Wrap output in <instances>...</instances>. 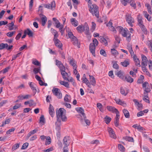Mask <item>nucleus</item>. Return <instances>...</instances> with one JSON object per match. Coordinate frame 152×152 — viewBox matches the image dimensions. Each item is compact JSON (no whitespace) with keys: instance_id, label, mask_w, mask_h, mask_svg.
I'll use <instances>...</instances> for the list:
<instances>
[{"instance_id":"338daca9","label":"nucleus","mask_w":152,"mask_h":152,"mask_svg":"<svg viewBox=\"0 0 152 152\" xmlns=\"http://www.w3.org/2000/svg\"><path fill=\"white\" fill-rule=\"evenodd\" d=\"M96 27V24L94 22H92L91 29L94 31Z\"/></svg>"},{"instance_id":"de8ad7c7","label":"nucleus","mask_w":152,"mask_h":152,"mask_svg":"<svg viewBox=\"0 0 152 152\" xmlns=\"http://www.w3.org/2000/svg\"><path fill=\"white\" fill-rule=\"evenodd\" d=\"M32 62L33 64H34L35 65L38 66H40V63L39 62V61L36 59H33L32 60Z\"/></svg>"},{"instance_id":"6e6552de","label":"nucleus","mask_w":152,"mask_h":152,"mask_svg":"<svg viewBox=\"0 0 152 152\" xmlns=\"http://www.w3.org/2000/svg\"><path fill=\"white\" fill-rule=\"evenodd\" d=\"M142 66H146L148 64V59L143 54L141 55Z\"/></svg>"},{"instance_id":"603ef678","label":"nucleus","mask_w":152,"mask_h":152,"mask_svg":"<svg viewBox=\"0 0 152 152\" xmlns=\"http://www.w3.org/2000/svg\"><path fill=\"white\" fill-rule=\"evenodd\" d=\"M118 148L121 151L124 152L125 151V148L123 145L121 144H119L118 145Z\"/></svg>"},{"instance_id":"e2e57ef3","label":"nucleus","mask_w":152,"mask_h":152,"mask_svg":"<svg viewBox=\"0 0 152 152\" xmlns=\"http://www.w3.org/2000/svg\"><path fill=\"white\" fill-rule=\"evenodd\" d=\"M21 106V105L20 104H17L16 105H14L13 106V110L17 109L19 108V107H20Z\"/></svg>"},{"instance_id":"9d476101","label":"nucleus","mask_w":152,"mask_h":152,"mask_svg":"<svg viewBox=\"0 0 152 152\" xmlns=\"http://www.w3.org/2000/svg\"><path fill=\"white\" fill-rule=\"evenodd\" d=\"M75 110L78 113H80V116L81 118L83 117L84 118L86 117V115L84 113V110L82 107H77L75 108Z\"/></svg>"},{"instance_id":"e433bc0d","label":"nucleus","mask_w":152,"mask_h":152,"mask_svg":"<svg viewBox=\"0 0 152 152\" xmlns=\"http://www.w3.org/2000/svg\"><path fill=\"white\" fill-rule=\"evenodd\" d=\"M124 73L121 71L117 72L116 73V75L121 78L123 79L124 77L123 74Z\"/></svg>"},{"instance_id":"473e14b6","label":"nucleus","mask_w":152,"mask_h":152,"mask_svg":"<svg viewBox=\"0 0 152 152\" xmlns=\"http://www.w3.org/2000/svg\"><path fill=\"white\" fill-rule=\"evenodd\" d=\"M144 96L143 97V100L146 102L149 103L150 101L148 100V94L147 93H144Z\"/></svg>"},{"instance_id":"c03bdc74","label":"nucleus","mask_w":152,"mask_h":152,"mask_svg":"<svg viewBox=\"0 0 152 152\" xmlns=\"http://www.w3.org/2000/svg\"><path fill=\"white\" fill-rule=\"evenodd\" d=\"M82 81L83 83H86V84L89 82V80L86 78V75L85 74L83 75L82 77Z\"/></svg>"},{"instance_id":"bf43d9fd","label":"nucleus","mask_w":152,"mask_h":152,"mask_svg":"<svg viewBox=\"0 0 152 152\" xmlns=\"http://www.w3.org/2000/svg\"><path fill=\"white\" fill-rule=\"evenodd\" d=\"M28 145V143L27 142H26L23 144L21 148V149H26Z\"/></svg>"},{"instance_id":"a19ab883","label":"nucleus","mask_w":152,"mask_h":152,"mask_svg":"<svg viewBox=\"0 0 152 152\" xmlns=\"http://www.w3.org/2000/svg\"><path fill=\"white\" fill-rule=\"evenodd\" d=\"M125 79L126 81L130 83H132L133 82V79L129 76H127L125 77Z\"/></svg>"},{"instance_id":"b1692460","label":"nucleus","mask_w":152,"mask_h":152,"mask_svg":"<svg viewBox=\"0 0 152 152\" xmlns=\"http://www.w3.org/2000/svg\"><path fill=\"white\" fill-rule=\"evenodd\" d=\"M134 61L135 62L136 65L138 67H140V61L139 59L137 58L136 56L134 55L133 56Z\"/></svg>"},{"instance_id":"4d7b16f0","label":"nucleus","mask_w":152,"mask_h":152,"mask_svg":"<svg viewBox=\"0 0 152 152\" xmlns=\"http://www.w3.org/2000/svg\"><path fill=\"white\" fill-rule=\"evenodd\" d=\"M100 53L101 55L103 56L104 57H106L107 56V54L106 52L103 49H102L100 50Z\"/></svg>"},{"instance_id":"412c9836","label":"nucleus","mask_w":152,"mask_h":152,"mask_svg":"<svg viewBox=\"0 0 152 152\" xmlns=\"http://www.w3.org/2000/svg\"><path fill=\"white\" fill-rule=\"evenodd\" d=\"M71 40L72 43L73 45L75 46H77L78 48H80V44L78 43V39L76 37H74L71 39Z\"/></svg>"},{"instance_id":"6e6d98bb","label":"nucleus","mask_w":152,"mask_h":152,"mask_svg":"<svg viewBox=\"0 0 152 152\" xmlns=\"http://www.w3.org/2000/svg\"><path fill=\"white\" fill-rule=\"evenodd\" d=\"M111 51L113 55H117L118 54V51L115 49H112Z\"/></svg>"},{"instance_id":"f3484780","label":"nucleus","mask_w":152,"mask_h":152,"mask_svg":"<svg viewBox=\"0 0 152 152\" xmlns=\"http://www.w3.org/2000/svg\"><path fill=\"white\" fill-rule=\"evenodd\" d=\"M86 118V116L85 118L83 117L82 118H81L80 119V121L83 124H84L85 123H86L87 125H89L90 124V122L89 120Z\"/></svg>"},{"instance_id":"9b49d317","label":"nucleus","mask_w":152,"mask_h":152,"mask_svg":"<svg viewBox=\"0 0 152 152\" xmlns=\"http://www.w3.org/2000/svg\"><path fill=\"white\" fill-rule=\"evenodd\" d=\"M107 130L109 133L110 137L113 139H115L116 136L113 129L110 127H108Z\"/></svg>"},{"instance_id":"4c0bfd02","label":"nucleus","mask_w":152,"mask_h":152,"mask_svg":"<svg viewBox=\"0 0 152 152\" xmlns=\"http://www.w3.org/2000/svg\"><path fill=\"white\" fill-rule=\"evenodd\" d=\"M46 141L45 142V145H46L50 144L51 143V140L49 136H48L46 137Z\"/></svg>"},{"instance_id":"a18cd8bd","label":"nucleus","mask_w":152,"mask_h":152,"mask_svg":"<svg viewBox=\"0 0 152 152\" xmlns=\"http://www.w3.org/2000/svg\"><path fill=\"white\" fill-rule=\"evenodd\" d=\"M8 46V44L1 43L0 44V50H2L5 48H6Z\"/></svg>"},{"instance_id":"5701e85b","label":"nucleus","mask_w":152,"mask_h":152,"mask_svg":"<svg viewBox=\"0 0 152 152\" xmlns=\"http://www.w3.org/2000/svg\"><path fill=\"white\" fill-rule=\"evenodd\" d=\"M115 101L116 103L117 104L121 105L124 107H125L126 106V104L124 102L122 101L120 99H115Z\"/></svg>"},{"instance_id":"bb28decb","label":"nucleus","mask_w":152,"mask_h":152,"mask_svg":"<svg viewBox=\"0 0 152 152\" xmlns=\"http://www.w3.org/2000/svg\"><path fill=\"white\" fill-rule=\"evenodd\" d=\"M119 113H116V116L115 118V126L116 127L118 126L119 125Z\"/></svg>"},{"instance_id":"ea45409f","label":"nucleus","mask_w":152,"mask_h":152,"mask_svg":"<svg viewBox=\"0 0 152 152\" xmlns=\"http://www.w3.org/2000/svg\"><path fill=\"white\" fill-rule=\"evenodd\" d=\"M25 31H26V34L28 35L29 37H32L33 36V32L30 31L29 29L27 28Z\"/></svg>"},{"instance_id":"4be33fe9","label":"nucleus","mask_w":152,"mask_h":152,"mask_svg":"<svg viewBox=\"0 0 152 152\" xmlns=\"http://www.w3.org/2000/svg\"><path fill=\"white\" fill-rule=\"evenodd\" d=\"M92 44H90L89 45V50L92 55L95 56V50L96 49V47L95 45H93Z\"/></svg>"},{"instance_id":"f03ea898","label":"nucleus","mask_w":152,"mask_h":152,"mask_svg":"<svg viewBox=\"0 0 152 152\" xmlns=\"http://www.w3.org/2000/svg\"><path fill=\"white\" fill-rule=\"evenodd\" d=\"M125 17L126 22L131 26L132 27V23H134V19L131 17V14L127 13L126 14Z\"/></svg>"},{"instance_id":"052dcab7","label":"nucleus","mask_w":152,"mask_h":152,"mask_svg":"<svg viewBox=\"0 0 152 152\" xmlns=\"http://www.w3.org/2000/svg\"><path fill=\"white\" fill-rule=\"evenodd\" d=\"M126 37V40L127 41L129 42L131 40V34L129 33L127 35V37Z\"/></svg>"},{"instance_id":"69168bd1","label":"nucleus","mask_w":152,"mask_h":152,"mask_svg":"<svg viewBox=\"0 0 152 152\" xmlns=\"http://www.w3.org/2000/svg\"><path fill=\"white\" fill-rule=\"evenodd\" d=\"M126 140L130 142H133V139L132 137H127L126 138Z\"/></svg>"},{"instance_id":"ddd939ff","label":"nucleus","mask_w":152,"mask_h":152,"mask_svg":"<svg viewBox=\"0 0 152 152\" xmlns=\"http://www.w3.org/2000/svg\"><path fill=\"white\" fill-rule=\"evenodd\" d=\"M138 24L142 29V31L145 34H147L148 32L146 29L145 28V26L143 24V21H138Z\"/></svg>"},{"instance_id":"c9c22d12","label":"nucleus","mask_w":152,"mask_h":152,"mask_svg":"<svg viewBox=\"0 0 152 152\" xmlns=\"http://www.w3.org/2000/svg\"><path fill=\"white\" fill-rule=\"evenodd\" d=\"M123 112L126 118H129L130 115L129 112L126 109H123Z\"/></svg>"},{"instance_id":"f257e3e1","label":"nucleus","mask_w":152,"mask_h":152,"mask_svg":"<svg viewBox=\"0 0 152 152\" xmlns=\"http://www.w3.org/2000/svg\"><path fill=\"white\" fill-rule=\"evenodd\" d=\"M88 6L90 7V8L89 11L93 15H95L96 18H99V10L98 7L96 5L94 4H90V5Z\"/></svg>"},{"instance_id":"680f3d73","label":"nucleus","mask_w":152,"mask_h":152,"mask_svg":"<svg viewBox=\"0 0 152 152\" xmlns=\"http://www.w3.org/2000/svg\"><path fill=\"white\" fill-rule=\"evenodd\" d=\"M68 34L69 38H70L71 39L74 38L75 36H74L72 33V32H69L68 33Z\"/></svg>"},{"instance_id":"39448f33","label":"nucleus","mask_w":152,"mask_h":152,"mask_svg":"<svg viewBox=\"0 0 152 152\" xmlns=\"http://www.w3.org/2000/svg\"><path fill=\"white\" fill-rule=\"evenodd\" d=\"M116 28L119 30V33L122 34L123 37H127V35L128 34L129 32L128 31H128L127 29H124L121 26H118L116 27Z\"/></svg>"},{"instance_id":"f8f14e48","label":"nucleus","mask_w":152,"mask_h":152,"mask_svg":"<svg viewBox=\"0 0 152 152\" xmlns=\"http://www.w3.org/2000/svg\"><path fill=\"white\" fill-rule=\"evenodd\" d=\"M28 84L33 92L35 94L37 91V85L32 82H29Z\"/></svg>"},{"instance_id":"393cba45","label":"nucleus","mask_w":152,"mask_h":152,"mask_svg":"<svg viewBox=\"0 0 152 152\" xmlns=\"http://www.w3.org/2000/svg\"><path fill=\"white\" fill-rule=\"evenodd\" d=\"M70 64L73 66V69L77 68V66L76 65V62L74 59H72L69 61Z\"/></svg>"},{"instance_id":"dca6fc26","label":"nucleus","mask_w":152,"mask_h":152,"mask_svg":"<svg viewBox=\"0 0 152 152\" xmlns=\"http://www.w3.org/2000/svg\"><path fill=\"white\" fill-rule=\"evenodd\" d=\"M129 90L127 88L124 89L122 87L120 88V93L123 95L126 96L129 92Z\"/></svg>"},{"instance_id":"423d86ee","label":"nucleus","mask_w":152,"mask_h":152,"mask_svg":"<svg viewBox=\"0 0 152 152\" xmlns=\"http://www.w3.org/2000/svg\"><path fill=\"white\" fill-rule=\"evenodd\" d=\"M142 87L144 91V93H147L148 94L150 91V87L148 82H145L143 83L142 84Z\"/></svg>"},{"instance_id":"774afa93","label":"nucleus","mask_w":152,"mask_h":152,"mask_svg":"<svg viewBox=\"0 0 152 152\" xmlns=\"http://www.w3.org/2000/svg\"><path fill=\"white\" fill-rule=\"evenodd\" d=\"M64 27V26L62 25H61L59 27V31L61 33V34L62 35L64 32V30L63 29Z\"/></svg>"},{"instance_id":"864d4df0","label":"nucleus","mask_w":152,"mask_h":152,"mask_svg":"<svg viewBox=\"0 0 152 152\" xmlns=\"http://www.w3.org/2000/svg\"><path fill=\"white\" fill-rule=\"evenodd\" d=\"M104 119L106 123L107 124H109L111 120V118L107 116L105 117Z\"/></svg>"},{"instance_id":"0eeeda50","label":"nucleus","mask_w":152,"mask_h":152,"mask_svg":"<svg viewBox=\"0 0 152 152\" xmlns=\"http://www.w3.org/2000/svg\"><path fill=\"white\" fill-rule=\"evenodd\" d=\"M64 110H65L64 108H61L56 111L57 120L58 121L59 119L63 115V112Z\"/></svg>"},{"instance_id":"79ce46f5","label":"nucleus","mask_w":152,"mask_h":152,"mask_svg":"<svg viewBox=\"0 0 152 152\" xmlns=\"http://www.w3.org/2000/svg\"><path fill=\"white\" fill-rule=\"evenodd\" d=\"M47 21V18L45 16H43L42 18V26L45 25Z\"/></svg>"},{"instance_id":"3c124183","label":"nucleus","mask_w":152,"mask_h":152,"mask_svg":"<svg viewBox=\"0 0 152 152\" xmlns=\"http://www.w3.org/2000/svg\"><path fill=\"white\" fill-rule=\"evenodd\" d=\"M90 44H92L93 45H95L96 46L98 44V42L97 39L95 38L94 39L93 41V43H91Z\"/></svg>"},{"instance_id":"0e129e2a","label":"nucleus","mask_w":152,"mask_h":152,"mask_svg":"<svg viewBox=\"0 0 152 152\" xmlns=\"http://www.w3.org/2000/svg\"><path fill=\"white\" fill-rule=\"evenodd\" d=\"M33 0H31L29 2V9L31 10L32 9V7L33 6Z\"/></svg>"},{"instance_id":"aec40b11","label":"nucleus","mask_w":152,"mask_h":152,"mask_svg":"<svg viewBox=\"0 0 152 152\" xmlns=\"http://www.w3.org/2000/svg\"><path fill=\"white\" fill-rule=\"evenodd\" d=\"M56 64L60 69V70L61 69H64L65 68V66H64L61 62L57 60H56Z\"/></svg>"},{"instance_id":"49530a36","label":"nucleus","mask_w":152,"mask_h":152,"mask_svg":"<svg viewBox=\"0 0 152 152\" xmlns=\"http://www.w3.org/2000/svg\"><path fill=\"white\" fill-rule=\"evenodd\" d=\"M40 66H39V67H38V68H34L33 69V71L35 74H37L38 72H39L40 74H41V73L39 72L40 71Z\"/></svg>"},{"instance_id":"c85d7f7f","label":"nucleus","mask_w":152,"mask_h":152,"mask_svg":"<svg viewBox=\"0 0 152 152\" xmlns=\"http://www.w3.org/2000/svg\"><path fill=\"white\" fill-rule=\"evenodd\" d=\"M70 21L72 24L75 27H76L78 24L77 21L74 18H71L70 19Z\"/></svg>"},{"instance_id":"c756f323","label":"nucleus","mask_w":152,"mask_h":152,"mask_svg":"<svg viewBox=\"0 0 152 152\" xmlns=\"http://www.w3.org/2000/svg\"><path fill=\"white\" fill-rule=\"evenodd\" d=\"M90 81L91 84L93 86H95L96 84V81L95 78L93 76L89 75Z\"/></svg>"},{"instance_id":"37998d69","label":"nucleus","mask_w":152,"mask_h":152,"mask_svg":"<svg viewBox=\"0 0 152 152\" xmlns=\"http://www.w3.org/2000/svg\"><path fill=\"white\" fill-rule=\"evenodd\" d=\"M64 100L66 102H70L71 101V97L68 95L66 94L64 98Z\"/></svg>"},{"instance_id":"4468645a","label":"nucleus","mask_w":152,"mask_h":152,"mask_svg":"<svg viewBox=\"0 0 152 152\" xmlns=\"http://www.w3.org/2000/svg\"><path fill=\"white\" fill-rule=\"evenodd\" d=\"M63 143L66 146H68L70 143V137L68 136L65 137L63 139Z\"/></svg>"},{"instance_id":"58836bf2","label":"nucleus","mask_w":152,"mask_h":152,"mask_svg":"<svg viewBox=\"0 0 152 152\" xmlns=\"http://www.w3.org/2000/svg\"><path fill=\"white\" fill-rule=\"evenodd\" d=\"M145 6L147 7L148 13L151 15L152 14V12L151 6L149 4L146 3L145 4Z\"/></svg>"},{"instance_id":"a211bd4d","label":"nucleus","mask_w":152,"mask_h":152,"mask_svg":"<svg viewBox=\"0 0 152 152\" xmlns=\"http://www.w3.org/2000/svg\"><path fill=\"white\" fill-rule=\"evenodd\" d=\"M112 23L110 21H109L107 26L108 27L109 29L111 31H113L114 33H116V31L115 28L112 26Z\"/></svg>"},{"instance_id":"72a5a7b5","label":"nucleus","mask_w":152,"mask_h":152,"mask_svg":"<svg viewBox=\"0 0 152 152\" xmlns=\"http://www.w3.org/2000/svg\"><path fill=\"white\" fill-rule=\"evenodd\" d=\"M53 20L54 21L56 25V26L57 28H59L61 26L60 23L56 18H53Z\"/></svg>"},{"instance_id":"7ed1b4c3","label":"nucleus","mask_w":152,"mask_h":152,"mask_svg":"<svg viewBox=\"0 0 152 152\" xmlns=\"http://www.w3.org/2000/svg\"><path fill=\"white\" fill-rule=\"evenodd\" d=\"M122 4L124 6L127 5V3H129L131 6L133 7L134 9L136 8V4L134 0H121Z\"/></svg>"},{"instance_id":"09e8293b","label":"nucleus","mask_w":152,"mask_h":152,"mask_svg":"<svg viewBox=\"0 0 152 152\" xmlns=\"http://www.w3.org/2000/svg\"><path fill=\"white\" fill-rule=\"evenodd\" d=\"M20 145V143H16L15 144L13 145L12 148V151H14L17 148H18Z\"/></svg>"},{"instance_id":"2f4dec72","label":"nucleus","mask_w":152,"mask_h":152,"mask_svg":"<svg viewBox=\"0 0 152 152\" xmlns=\"http://www.w3.org/2000/svg\"><path fill=\"white\" fill-rule=\"evenodd\" d=\"M56 129L57 130L56 133V136L58 139H59L60 138L61 135L60 134V127L59 126H57L56 128Z\"/></svg>"},{"instance_id":"f704fd0d","label":"nucleus","mask_w":152,"mask_h":152,"mask_svg":"<svg viewBox=\"0 0 152 152\" xmlns=\"http://www.w3.org/2000/svg\"><path fill=\"white\" fill-rule=\"evenodd\" d=\"M142 69L143 72L147 75L148 76L150 77H151V75L149 72L147 70L146 66H142Z\"/></svg>"},{"instance_id":"1a4fd4ad","label":"nucleus","mask_w":152,"mask_h":152,"mask_svg":"<svg viewBox=\"0 0 152 152\" xmlns=\"http://www.w3.org/2000/svg\"><path fill=\"white\" fill-rule=\"evenodd\" d=\"M65 68L64 69H61V73L63 79L66 81H69V79L67 78L68 75L67 73L65 71Z\"/></svg>"},{"instance_id":"6ab92c4d","label":"nucleus","mask_w":152,"mask_h":152,"mask_svg":"<svg viewBox=\"0 0 152 152\" xmlns=\"http://www.w3.org/2000/svg\"><path fill=\"white\" fill-rule=\"evenodd\" d=\"M56 46L58 47L59 48L62 50V45L61 42L58 39L53 40Z\"/></svg>"},{"instance_id":"20e7f679","label":"nucleus","mask_w":152,"mask_h":152,"mask_svg":"<svg viewBox=\"0 0 152 152\" xmlns=\"http://www.w3.org/2000/svg\"><path fill=\"white\" fill-rule=\"evenodd\" d=\"M52 92L55 96L58 99H61L62 97V94L59 89L58 88H53Z\"/></svg>"},{"instance_id":"2eb2a0df","label":"nucleus","mask_w":152,"mask_h":152,"mask_svg":"<svg viewBox=\"0 0 152 152\" xmlns=\"http://www.w3.org/2000/svg\"><path fill=\"white\" fill-rule=\"evenodd\" d=\"M107 108L108 111L113 113H115L116 114L119 113V111L118 110L114 107L108 106L107 107Z\"/></svg>"},{"instance_id":"7c9ffc66","label":"nucleus","mask_w":152,"mask_h":152,"mask_svg":"<svg viewBox=\"0 0 152 152\" xmlns=\"http://www.w3.org/2000/svg\"><path fill=\"white\" fill-rule=\"evenodd\" d=\"M121 64L124 67H126L129 64V59H127L123 62L121 63Z\"/></svg>"},{"instance_id":"5fc2aeb1","label":"nucleus","mask_w":152,"mask_h":152,"mask_svg":"<svg viewBox=\"0 0 152 152\" xmlns=\"http://www.w3.org/2000/svg\"><path fill=\"white\" fill-rule=\"evenodd\" d=\"M50 4V7L51 9L52 10H54L56 7V4L55 1H52Z\"/></svg>"},{"instance_id":"cd10ccee","label":"nucleus","mask_w":152,"mask_h":152,"mask_svg":"<svg viewBox=\"0 0 152 152\" xmlns=\"http://www.w3.org/2000/svg\"><path fill=\"white\" fill-rule=\"evenodd\" d=\"M100 40L102 43H103V44L105 46H107L108 45V42L107 40L103 37L100 36L99 37Z\"/></svg>"},{"instance_id":"8fccbe9b","label":"nucleus","mask_w":152,"mask_h":152,"mask_svg":"<svg viewBox=\"0 0 152 152\" xmlns=\"http://www.w3.org/2000/svg\"><path fill=\"white\" fill-rule=\"evenodd\" d=\"M76 28L79 32L81 33L83 31V27L82 25L79 26Z\"/></svg>"},{"instance_id":"a878e982","label":"nucleus","mask_w":152,"mask_h":152,"mask_svg":"<svg viewBox=\"0 0 152 152\" xmlns=\"http://www.w3.org/2000/svg\"><path fill=\"white\" fill-rule=\"evenodd\" d=\"M49 112L51 116L53 117L54 114V112L53 107L51 104L50 105L49 107Z\"/></svg>"},{"instance_id":"13d9d810","label":"nucleus","mask_w":152,"mask_h":152,"mask_svg":"<svg viewBox=\"0 0 152 152\" xmlns=\"http://www.w3.org/2000/svg\"><path fill=\"white\" fill-rule=\"evenodd\" d=\"M15 33V31L10 32L7 33V34L6 35L8 37H11L13 36V34H14Z\"/></svg>"}]
</instances>
